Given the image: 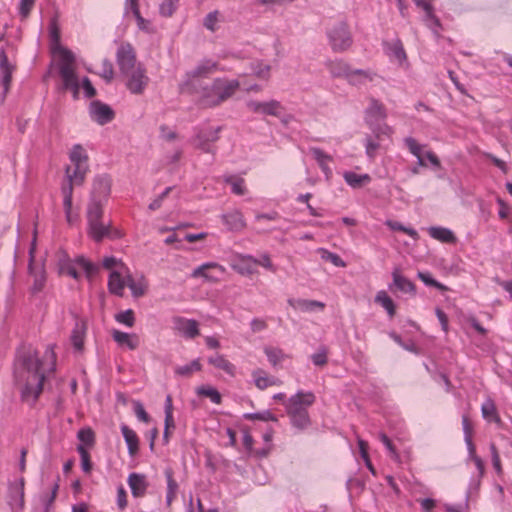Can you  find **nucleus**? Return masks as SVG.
I'll return each instance as SVG.
<instances>
[{
    "mask_svg": "<svg viewBox=\"0 0 512 512\" xmlns=\"http://www.w3.org/2000/svg\"><path fill=\"white\" fill-rule=\"evenodd\" d=\"M48 362V370H53L55 364V354L48 348L44 355ZM45 362L40 359L38 353L34 350H28L23 353L15 364V381L21 390L22 400L33 405L43 390L45 380Z\"/></svg>",
    "mask_w": 512,
    "mask_h": 512,
    "instance_id": "nucleus-1",
    "label": "nucleus"
},
{
    "mask_svg": "<svg viewBox=\"0 0 512 512\" xmlns=\"http://www.w3.org/2000/svg\"><path fill=\"white\" fill-rule=\"evenodd\" d=\"M51 53L53 56L52 69L60 78L62 92L71 93L73 96H78L81 92L84 93V96H95L96 90L89 78H78L75 55L60 44L57 30L51 32Z\"/></svg>",
    "mask_w": 512,
    "mask_h": 512,
    "instance_id": "nucleus-2",
    "label": "nucleus"
},
{
    "mask_svg": "<svg viewBox=\"0 0 512 512\" xmlns=\"http://www.w3.org/2000/svg\"><path fill=\"white\" fill-rule=\"evenodd\" d=\"M111 192V178L98 175L93 180L90 202L87 207L89 235L97 242L109 234V227L102 223L103 206Z\"/></svg>",
    "mask_w": 512,
    "mask_h": 512,
    "instance_id": "nucleus-3",
    "label": "nucleus"
},
{
    "mask_svg": "<svg viewBox=\"0 0 512 512\" xmlns=\"http://www.w3.org/2000/svg\"><path fill=\"white\" fill-rule=\"evenodd\" d=\"M71 165L66 168V177L68 184L62 187L63 206L66 220L69 224H73L78 215L72 212L73 187L83 184L86 174L89 171L88 154L81 145H74L70 151Z\"/></svg>",
    "mask_w": 512,
    "mask_h": 512,
    "instance_id": "nucleus-4",
    "label": "nucleus"
},
{
    "mask_svg": "<svg viewBox=\"0 0 512 512\" xmlns=\"http://www.w3.org/2000/svg\"><path fill=\"white\" fill-rule=\"evenodd\" d=\"M314 402L315 395L312 392H298L285 402L287 414L294 426L302 429L309 424L307 408Z\"/></svg>",
    "mask_w": 512,
    "mask_h": 512,
    "instance_id": "nucleus-5",
    "label": "nucleus"
},
{
    "mask_svg": "<svg viewBox=\"0 0 512 512\" xmlns=\"http://www.w3.org/2000/svg\"><path fill=\"white\" fill-rule=\"evenodd\" d=\"M216 69V62L204 60L193 70L188 71L179 84L180 92L183 94L200 93L204 89L202 80L208 77Z\"/></svg>",
    "mask_w": 512,
    "mask_h": 512,
    "instance_id": "nucleus-6",
    "label": "nucleus"
},
{
    "mask_svg": "<svg viewBox=\"0 0 512 512\" xmlns=\"http://www.w3.org/2000/svg\"><path fill=\"white\" fill-rule=\"evenodd\" d=\"M213 92L216 96H232L238 92L260 93L261 86L249 83L246 76L237 78H218L213 82Z\"/></svg>",
    "mask_w": 512,
    "mask_h": 512,
    "instance_id": "nucleus-7",
    "label": "nucleus"
},
{
    "mask_svg": "<svg viewBox=\"0 0 512 512\" xmlns=\"http://www.w3.org/2000/svg\"><path fill=\"white\" fill-rule=\"evenodd\" d=\"M329 45L334 52H344L353 44V37L345 20L335 22L327 29Z\"/></svg>",
    "mask_w": 512,
    "mask_h": 512,
    "instance_id": "nucleus-8",
    "label": "nucleus"
},
{
    "mask_svg": "<svg viewBox=\"0 0 512 512\" xmlns=\"http://www.w3.org/2000/svg\"><path fill=\"white\" fill-rule=\"evenodd\" d=\"M58 268L60 274L68 275L74 279H79L80 277L78 268L82 269L88 277L92 276L97 270L96 267L85 258L79 257L75 261H72L65 252L58 254Z\"/></svg>",
    "mask_w": 512,
    "mask_h": 512,
    "instance_id": "nucleus-9",
    "label": "nucleus"
},
{
    "mask_svg": "<svg viewBox=\"0 0 512 512\" xmlns=\"http://www.w3.org/2000/svg\"><path fill=\"white\" fill-rule=\"evenodd\" d=\"M226 272V268L216 262H207L196 267L192 273V278H202L204 281L212 284H217L221 281L219 275Z\"/></svg>",
    "mask_w": 512,
    "mask_h": 512,
    "instance_id": "nucleus-10",
    "label": "nucleus"
},
{
    "mask_svg": "<svg viewBox=\"0 0 512 512\" xmlns=\"http://www.w3.org/2000/svg\"><path fill=\"white\" fill-rule=\"evenodd\" d=\"M172 328L178 334L189 339H194L200 335L199 323L194 319L175 316L172 318Z\"/></svg>",
    "mask_w": 512,
    "mask_h": 512,
    "instance_id": "nucleus-11",
    "label": "nucleus"
},
{
    "mask_svg": "<svg viewBox=\"0 0 512 512\" xmlns=\"http://www.w3.org/2000/svg\"><path fill=\"white\" fill-rule=\"evenodd\" d=\"M219 128H203L198 129L192 142L194 146L205 153H211V143L216 142L219 138Z\"/></svg>",
    "mask_w": 512,
    "mask_h": 512,
    "instance_id": "nucleus-12",
    "label": "nucleus"
},
{
    "mask_svg": "<svg viewBox=\"0 0 512 512\" xmlns=\"http://www.w3.org/2000/svg\"><path fill=\"white\" fill-rule=\"evenodd\" d=\"M433 1L434 0H413L415 5L424 12L423 21L425 25L438 36L441 24L438 17L434 14Z\"/></svg>",
    "mask_w": 512,
    "mask_h": 512,
    "instance_id": "nucleus-13",
    "label": "nucleus"
},
{
    "mask_svg": "<svg viewBox=\"0 0 512 512\" xmlns=\"http://www.w3.org/2000/svg\"><path fill=\"white\" fill-rule=\"evenodd\" d=\"M383 49L391 62L399 66H407V55L399 38L383 42Z\"/></svg>",
    "mask_w": 512,
    "mask_h": 512,
    "instance_id": "nucleus-14",
    "label": "nucleus"
},
{
    "mask_svg": "<svg viewBox=\"0 0 512 512\" xmlns=\"http://www.w3.org/2000/svg\"><path fill=\"white\" fill-rule=\"evenodd\" d=\"M89 113L91 119L99 125H105L111 122L115 117V113L112 108L100 101H92L90 103Z\"/></svg>",
    "mask_w": 512,
    "mask_h": 512,
    "instance_id": "nucleus-15",
    "label": "nucleus"
},
{
    "mask_svg": "<svg viewBox=\"0 0 512 512\" xmlns=\"http://www.w3.org/2000/svg\"><path fill=\"white\" fill-rule=\"evenodd\" d=\"M136 56L133 47L129 43L121 44L117 50V63L120 70L128 74L134 69Z\"/></svg>",
    "mask_w": 512,
    "mask_h": 512,
    "instance_id": "nucleus-16",
    "label": "nucleus"
},
{
    "mask_svg": "<svg viewBox=\"0 0 512 512\" xmlns=\"http://www.w3.org/2000/svg\"><path fill=\"white\" fill-rule=\"evenodd\" d=\"M12 67L3 49L0 50V95L5 96L11 83Z\"/></svg>",
    "mask_w": 512,
    "mask_h": 512,
    "instance_id": "nucleus-17",
    "label": "nucleus"
},
{
    "mask_svg": "<svg viewBox=\"0 0 512 512\" xmlns=\"http://www.w3.org/2000/svg\"><path fill=\"white\" fill-rule=\"evenodd\" d=\"M232 268L240 275H252L256 272V259L251 255L238 254Z\"/></svg>",
    "mask_w": 512,
    "mask_h": 512,
    "instance_id": "nucleus-18",
    "label": "nucleus"
},
{
    "mask_svg": "<svg viewBox=\"0 0 512 512\" xmlns=\"http://www.w3.org/2000/svg\"><path fill=\"white\" fill-rule=\"evenodd\" d=\"M129 274V270H115L112 271L109 276L108 287L109 291L115 295L122 296L124 288L127 285L126 275Z\"/></svg>",
    "mask_w": 512,
    "mask_h": 512,
    "instance_id": "nucleus-19",
    "label": "nucleus"
},
{
    "mask_svg": "<svg viewBox=\"0 0 512 512\" xmlns=\"http://www.w3.org/2000/svg\"><path fill=\"white\" fill-rule=\"evenodd\" d=\"M129 74V78L127 80V87L129 91L133 94L142 93L148 82V78L145 76L144 71L138 68L137 70L133 69Z\"/></svg>",
    "mask_w": 512,
    "mask_h": 512,
    "instance_id": "nucleus-20",
    "label": "nucleus"
},
{
    "mask_svg": "<svg viewBox=\"0 0 512 512\" xmlns=\"http://www.w3.org/2000/svg\"><path fill=\"white\" fill-rule=\"evenodd\" d=\"M393 286L396 290L410 295L416 294V286L410 281L407 277H405L400 269L396 268L392 272Z\"/></svg>",
    "mask_w": 512,
    "mask_h": 512,
    "instance_id": "nucleus-21",
    "label": "nucleus"
},
{
    "mask_svg": "<svg viewBox=\"0 0 512 512\" xmlns=\"http://www.w3.org/2000/svg\"><path fill=\"white\" fill-rule=\"evenodd\" d=\"M373 132L376 135V138L378 141H374L371 138H368L365 144L366 148V154L369 157V159L374 160L376 157L377 150L380 148L379 141L381 140L382 135L390 136L391 135V129L387 125L379 126L377 130H373Z\"/></svg>",
    "mask_w": 512,
    "mask_h": 512,
    "instance_id": "nucleus-22",
    "label": "nucleus"
},
{
    "mask_svg": "<svg viewBox=\"0 0 512 512\" xmlns=\"http://www.w3.org/2000/svg\"><path fill=\"white\" fill-rule=\"evenodd\" d=\"M128 485L131 493L135 498L143 497L148 488L146 476L138 473H131L128 477Z\"/></svg>",
    "mask_w": 512,
    "mask_h": 512,
    "instance_id": "nucleus-23",
    "label": "nucleus"
},
{
    "mask_svg": "<svg viewBox=\"0 0 512 512\" xmlns=\"http://www.w3.org/2000/svg\"><path fill=\"white\" fill-rule=\"evenodd\" d=\"M252 377L255 386L260 390H265L268 387L279 386L281 381L273 376H270L266 371L262 369H256L252 372Z\"/></svg>",
    "mask_w": 512,
    "mask_h": 512,
    "instance_id": "nucleus-24",
    "label": "nucleus"
},
{
    "mask_svg": "<svg viewBox=\"0 0 512 512\" xmlns=\"http://www.w3.org/2000/svg\"><path fill=\"white\" fill-rule=\"evenodd\" d=\"M249 107L254 112L265 115L279 116L282 112V107L274 100L265 103L252 101L249 103Z\"/></svg>",
    "mask_w": 512,
    "mask_h": 512,
    "instance_id": "nucleus-25",
    "label": "nucleus"
},
{
    "mask_svg": "<svg viewBox=\"0 0 512 512\" xmlns=\"http://www.w3.org/2000/svg\"><path fill=\"white\" fill-rule=\"evenodd\" d=\"M310 153L317 161L319 167L325 174L326 179H330L332 176V169L330 168L329 163L332 162V157L325 153L323 150L316 147L311 148Z\"/></svg>",
    "mask_w": 512,
    "mask_h": 512,
    "instance_id": "nucleus-26",
    "label": "nucleus"
},
{
    "mask_svg": "<svg viewBox=\"0 0 512 512\" xmlns=\"http://www.w3.org/2000/svg\"><path fill=\"white\" fill-rule=\"evenodd\" d=\"M376 77V73L371 70L351 69L347 80L352 85H365L372 82Z\"/></svg>",
    "mask_w": 512,
    "mask_h": 512,
    "instance_id": "nucleus-27",
    "label": "nucleus"
},
{
    "mask_svg": "<svg viewBox=\"0 0 512 512\" xmlns=\"http://www.w3.org/2000/svg\"><path fill=\"white\" fill-rule=\"evenodd\" d=\"M224 224L231 231H241L246 227L243 214L238 210H233L222 217Z\"/></svg>",
    "mask_w": 512,
    "mask_h": 512,
    "instance_id": "nucleus-28",
    "label": "nucleus"
},
{
    "mask_svg": "<svg viewBox=\"0 0 512 512\" xmlns=\"http://www.w3.org/2000/svg\"><path fill=\"white\" fill-rule=\"evenodd\" d=\"M112 337L116 343L121 346H127L130 350H135L139 346V337L136 334H129L119 330L112 332Z\"/></svg>",
    "mask_w": 512,
    "mask_h": 512,
    "instance_id": "nucleus-29",
    "label": "nucleus"
},
{
    "mask_svg": "<svg viewBox=\"0 0 512 512\" xmlns=\"http://www.w3.org/2000/svg\"><path fill=\"white\" fill-rule=\"evenodd\" d=\"M121 432L128 446V453L134 457L139 451V437L136 432L127 425L121 426Z\"/></svg>",
    "mask_w": 512,
    "mask_h": 512,
    "instance_id": "nucleus-30",
    "label": "nucleus"
},
{
    "mask_svg": "<svg viewBox=\"0 0 512 512\" xmlns=\"http://www.w3.org/2000/svg\"><path fill=\"white\" fill-rule=\"evenodd\" d=\"M86 330V323L84 321H78L72 331L71 342L73 347L78 351L83 350Z\"/></svg>",
    "mask_w": 512,
    "mask_h": 512,
    "instance_id": "nucleus-31",
    "label": "nucleus"
},
{
    "mask_svg": "<svg viewBox=\"0 0 512 512\" xmlns=\"http://www.w3.org/2000/svg\"><path fill=\"white\" fill-rule=\"evenodd\" d=\"M326 66L334 77H344L346 79L352 69L350 65L342 59L329 61Z\"/></svg>",
    "mask_w": 512,
    "mask_h": 512,
    "instance_id": "nucleus-32",
    "label": "nucleus"
},
{
    "mask_svg": "<svg viewBox=\"0 0 512 512\" xmlns=\"http://www.w3.org/2000/svg\"><path fill=\"white\" fill-rule=\"evenodd\" d=\"M428 233L433 239L442 243H455L457 240L455 234L450 229L444 227H430Z\"/></svg>",
    "mask_w": 512,
    "mask_h": 512,
    "instance_id": "nucleus-33",
    "label": "nucleus"
},
{
    "mask_svg": "<svg viewBox=\"0 0 512 512\" xmlns=\"http://www.w3.org/2000/svg\"><path fill=\"white\" fill-rule=\"evenodd\" d=\"M126 283V286L129 287V289L132 292V295L135 297L143 296L148 288L147 280L144 277H141L136 280L130 275V273L126 275Z\"/></svg>",
    "mask_w": 512,
    "mask_h": 512,
    "instance_id": "nucleus-34",
    "label": "nucleus"
},
{
    "mask_svg": "<svg viewBox=\"0 0 512 512\" xmlns=\"http://www.w3.org/2000/svg\"><path fill=\"white\" fill-rule=\"evenodd\" d=\"M208 362L213 365L215 368L221 369L226 372L231 377H234L236 374V367L232 364L225 356L221 354H217L208 359Z\"/></svg>",
    "mask_w": 512,
    "mask_h": 512,
    "instance_id": "nucleus-35",
    "label": "nucleus"
},
{
    "mask_svg": "<svg viewBox=\"0 0 512 512\" xmlns=\"http://www.w3.org/2000/svg\"><path fill=\"white\" fill-rule=\"evenodd\" d=\"M345 182L352 188H361L371 182V177L368 174H357L347 171L343 174Z\"/></svg>",
    "mask_w": 512,
    "mask_h": 512,
    "instance_id": "nucleus-36",
    "label": "nucleus"
},
{
    "mask_svg": "<svg viewBox=\"0 0 512 512\" xmlns=\"http://www.w3.org/2000/svg\"><path fill=\"white\" fill-rule=\"evenodd\" d=\"M289 304L295 309L301 310L303 312L313 311L314 309L323 310L325 308V304L317 300H289Z\"/></svg>",
    "mask_w": 512,
    "mask_h": 512,
    "instance_id": "nucleus-37",
    "label": "nucleus"
},
{
    "mask_svg": "<svg viewBox=\"0 0 512 512\" xmlns=\"http://www.w3.org/2000/svg\"><path fill=\"white\" fill-rule=\"evenodd\" d=\"M482 416L489 422L500 423L496 405L492 399H487L481 406Z\"/></svg>",
    "mask_w": 512,
    "mask_h": 512,
    "instance_id": "nucleus-38",
    "label": "nucleus"
},
{
    "mask_svg": "<svg viewBox=\"0 0 512 512\" xmlns=\"http://www.w3.org/2000/svg\"><path fill=\"white\" fill-rule=\"evenodd\" d=\"M375 302L381 305L389 314L390 317H393L396 313V307L392 300V298L387 294L386 291L381 290L377 292L375 296Z\"/></svg>",
    "mask_w": 512,
    "mask_h": 512,
    "instance_id": "nucleus-39",
    "label": "nucleus"
},
{
    "mask_svg": "<svg viewBox=\"0 0 512 512\" xmlns=\"http://www.w3.org/2000/svg\"><path fill=\"white\" fill-rule=\"evenodd\" d=\"M384 117L385 112L383 107L377 101H373L371 107L368 109L366 114L367 123L370 126H373Z\"/></svg>",
    "mask_w": 512,
    "mask_h": 512,
    "instance_id": "nucleus-40",
    "label": "nucleus"
},
{
    "mask_svg": "<svg viewBox=\"0 0 512 512\" xmlns=\"http://www.w3.org/2000/svg\"><path fill=\"white\" fill-rule=\"evenodd\" d=\"M251 70L258 78L267 80L270 76L271 66L262 60H257L251 63Z\"/></svg>",
    "mask_w": 512,
    "mask_h": 512,
    "instance_id": "nucleus-41",
    "label": "nucleus"
},
{
    "mask_svg": "<svg viewBox=\"0 0 512 512\" xmlns=\"http://www.w3.org/2000/svg\"><path fill=\"white\" fill-rule=\"evenodd\" d=\"M24 484V478H21L19 484L13 488L11 505L19 510L24 508Z\"/></svg>",
    "mask_w": 512,
    "mask_h": 512,
    "instance_id": "nucleus-42",
    "label": "nucleus"
},
{
    "mask_svg": "<svg viewBox=\"0 0 512 512\" xmlns=\"http://www.w3.org/2000/svg\"><path fill=\"white\" fill-rule=\"evenodd\" d=\"M166 479H167V495H166V502L167 505H171L172 501L175 499L177 490H178V484L176 480L173 477V472L171 470H167L165 472Z\"/></svg>",
    "mask_w": 512,
    "mask_h": 512,
    "instance_id": "nucleus-43",
    "label": "nucleus"
},
{
    "mask_svg": "<svg viewBox=\"0 0 512 512\" xmlns=\"http://www.w3.org/2000/svg\"><path fill=\"white\" fill-rule=\"evenodd\" d=\"M405 144L409 151L418 159V163L420 166H426V163L424 161L422 148L423 146L420 145L414 138L408 137L405 139Z\"/></svg>",
    "mask_w": 512,
    "mask_h": 512,
    "instance_id": "nucleus-44",
    "label": "nucleus"
},
{
    "mask_svg": "<svg viewBox=\"0 0 512 512\" xmlns=\"http://www.w3.org/2000/svg\"><path fill=\"white\" fill-rule=\"evenodd\" d=\"M462 426H463V431L465 434V442L467 444L468 450H471L473 452L474 446H475L472 441L473 424L467 415L462 416Z\"/></svg>",
    "mask_w": 512,
    "mask_h": 512,
    "instance_id": "nucleus-45",
    "label": "nucleus"
},
{
    "mask_svg": "<svg viewBox=\"0 0 512 512\" xmlns=\"http://www.w3.org/2000/svg\"><path fill=\"white\" fill-rule=\"evenodd\" d=\"M264 352L268 358V361L273 365V366H277L278 364H280L285 358H286V355L284 354V352L279 349V348H275V347H266L264 349Z\"/></svg>",
    "mask_w": 512,
    "mask_h": 512,
    "instance_id": "nucleus-46",
    "label": "nucleus"
},
{
    "mask_svg": "<svg viewBox=\"0 0 512 512\" xmlns=\"http://www.w3.org/2000/svg\"><path fill=\"white\" fill-rule=\"evenodd\" d=\"M385 224L391 230L401 231V232L407 234L408 236H410L411 238H413L414 240H417L419 238V234H418V232L415 229L409 228V227H405L400 222L393 221V220H388V221H386Z\"/></svg>",
    "mask_w": 512,
    "mask_h": 512,
    "instance_id": "nucleus-47",
    "label": "nucleus"
},
{
    "mask_svg": "<svg viewBox=\"0 0 512 512\" xmlns=\"http://www.w3.org/2000/svg\"><path fill=\"white\" fill-rule=\"evenodd\" d=\"M77 437L84 447H93L95 444V433L91 428H83L79 430Z\"/></svg>",
    "mask_w": 512,
    "mask_h": 512,
    "instance_id": "nucleus-48",
    "label": "nucleus"
},
{
    "mask_svg": "<svg viewBox=\"0 0 512 512\" xmlns=\"http://www.w3.org/2000/svg\"><path fill=\"white\" fill-rule=\"evenodd\" d=\"M201 369L202 365L197 359L193 360L190 364L177 367L175 373L180 376L189 377L193 372L200 371Z\"/></svg>",
    "mask_w": 512,
    "mask_h": 512,
    "instance_id": "nucleus-49",
    "label": "nucleus"
},
{
    "mask_svg": "<svg viewBox=\"0 0 512 512\" xmlns=\"http://www.w3.org/2000/svg\"><path fill=\"white\" fill-rule=\"evenodd\" d=\"M197 394L200 395V396H204V397L209 398L215 404H220L221 403V395L213 387L201 386V387H199L197 389Z\"/></svg>",
    "mask_w": 512,
    "mask_h": 512,
    "instance_id": "nucleus-50",
    "label": "nucleus"
},
{
    "mask_svg": "<svg viewBox=\"0 0 512 512\" xmlns=\"http://www.w3.org/2000/svg\"><path fill=\"white\" fill-rule=\"evenodd\" d=\"M77 451L81 457V466L83 471L89 474L92 471V462L88 449L83 445H78Z\"/></svg>",
    "mask_w": 512,
    "mask_h": 512,
    "instance_id": "nucleus-51",
    "label": "nucleus"
},
{
    "mask_svg": "<svg viewBox=\"0 0 512 512\" xmlns=\"http://www.w3.org/2000/svg\"><path fill=\"white\" fill-rule=\"evenodd\" d=\"M226 182L231 185L232 192L236 195H244L246 192L245 181L243 178L231 176L226 179Z\"/></svg>",
    "mask_w": 512,
    "mask_h": 512,
    "instance_id": "nucleus-52",
    "label": "nucleus"
},
{
    "mask_svg": "<svg viewBox=\"0 0 512 512\" xmlns=\"http://www.w3.org/2000/svg\"><path fill=\"white\" fill-rule=\"evenodd\" d=\"M115 320L118 323L126 325L127 327H133L135 323L134 312L131 309L122 311L115 315Z\"/></svg>",
    "mask_w": 512,
    "mask_h": 512,
    "instance_id": "nucleus-53",
    "label": "nucleus"
},
{
    "mask_svg": "<svg viewBox=\"0 0 512 512\" xmlns=\"http://www.w3.org/2000/svg\"><path fill=\"white\" fill-rule=\"evenodd\" d=\"M418 278L428 286L437 288L440 291H447L448 287L433 279L429 273L418 272Z\"/></svg>",
    "mask_w": 512,
    "mask_h": 512,
    "instance_id": "nucleus-54",
    "label": "nucleus"
},
{
    "mask_svg": "<svg viewBox=\"0 0 512 512\" xmlns=\"http://www.w3.org/2000/svg\"><path fill=\"white\" fill-rule=\"evenodd\" d=\"M219 13L218 11L210 12L204 18V26L211 32H215L218 29Z\"/></svg>",
    "mask_w": 512,
    "mask_h": 512,
    "instance_id": "nucleus-55",
    "label": "nucleus"
},
{
    "mask_svg": "<svg viewBox=\"0 0 512 512\" xmlns=\"http://www.w3.org/2000/svg\"><path fill=\"white\" fill-rule=\"evenodd\" d=\"M178 0H163L160 4L159 11L162 16L169 17L176 10Z\"/></svg>",
    "mask_w": 512,
    "mask_h": 512,
    "instance_id": "nucleus-56",
    "label": "nucleus"
},
{
    "mask_svg": "<svg viewBox=\"0 0 512 512\" xmlns=\"http://www.w3.org/2000/svg\"><path fill=\"white\" fill-rule=\"evenodd\" d=\"M378 437L379 440L385 445V447L389 451L391 458L394 459L395 461H399V453L397 452L395 446L393 445L392 441L388 438V436L384 433H380Z\"/></svg>",
    "mask_w": 512,
    "mask_h": 512,
    "instance_id": "nucleus-57",
    "label": "nucleus"
},
{
    "mask_svg": "<svg viewBox=\"0 0 512 512\" xmlns=\"http://www.w3.org/2000/svg\"><path fill=\"white\" fill-rule=\"evenodd\" d=\"M103 266L106 269H113V268H115L116 270H127L128 269L122 261L116 259L115 257H106L103 260Z\"/></svg>",
    "mask_w": 512,
    "mask_h": 512,
    "instance_id": "nucleus-58",
    "label": "nucleus"
},
{
    "mask_svg": "<svg viewBox=\"0 0 512 512\" xmlns=\"http://www.w3.org/2000/svg\"><path fill=\"white\" fill-rule=\"evenodd\" d=\"M100 76L109 82L114 76L113 65L109 60H103Z\"/></svg>",
    "mask_w": 512,
    "mask_h": 512,
    "instance_id": "nucleus-59",
    "label": "nucleus"
},
{
    "mask_svg": "<svg viewBox=\"0 0 512 512\" xmlns=\"http://www.w3.org/2000/svg\"><path fill=\"white\" fill-rule=\"evenodd\" d=\"M34 4L35 0H20L19 14L22 18H26L30 14Z\"/></svg>",
    "mask_w": 512,
    "mask_h": 512,
    "instance_id": "nucleus-60",
    "label": "nucleus"
},
{
    "mask_svg": "<svg viewBox=\"0 0 512 512\" xmlns=\"http://www.w3.org/2000/svg\"><path fill=\"white\" fill-rule=\"evenodd\" d=\"M136 21H137V26L140 30L142 31H145L147 33H154L155 30L152 26V24L150 23V21L144 19L140 13H138V15H134Z\"/></svg>",
    "mask_w": 512,
    "mask_h": 512,
    "instance_id": "nucleus-61",
    "label": "nucleus"
},
{
    "mask_svg": "<svg viewBox=\"0 0 512 512\" xmlns=\"http://www.w3.org/2000/svg\"><path fill=\"white\" fill-rule=\"evenodd\" d=\"M175 429V421L173 415L165 416V429L163 439L166 443L169 441L170 433Z\"/></svg>",
    "mask_w": 512,
    "mask_h": 512,
    "instance_id": "nucleus-62",
    "label": "nucleus"
},
{
    "mask_svg": "<svg viewBox=\"0 0 512 512\" xmlns=\"http://www.w3.org/2000/svg\"><path fill=\"white\" fill-rule=\"evenodd\" d=\"M260 265L272 272L276 271V268L274 267L271 258L268 254H263L259 259H256V266Z\"/></svg>",
    "mask_w": 512,
    "mask_h": 512,
    "instance_id": "nucleus-63",
    "label": "nucleus"
},
{
    "mask_svg": "<svg viewBox=\"0 0 512 512\" xmlns=\"http://www.w3.org/2000/svg\"><path fill=\"white\" fill-rule=\"evenodd\" d=\"M250 326L253 333H258L265 330L268 325L264 319L254 318L252 319Z\"/></svg>",
    "mask_w": 512,
    "mask_h": 512,
    "instance_id": "nucleus-64",
    "label": "nucleus"
}]
</instances>
